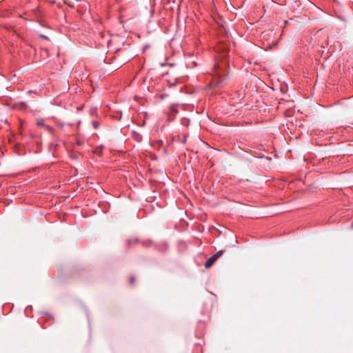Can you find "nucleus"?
<instances>
[{
	"mask_svg": "<svg viewBox=\"0 0 353 353\" xmlns=\"http://www.w3.org/2000/svg\"><path fill=\"white\" fill-rule=\"evenodd\" d=\"M226 57L227 53L223 52L220 55V58L222 60L217 61L214 65L212 79L210 83L211 88L219 87L225 81L228 66V61L226 59Z\"/></svg>",
	"mask_w": 353,
	"mask_h": 353,
	"instance_id": "nucleus-1",
	"label": "nucleus"
},
{
	"mask_svg": "<svg viewBox=\"0 0 353 353\" xmlns=\"http://www.w3.org/2000/svg\"><path fill=\"white\" fill-rule=\"evenodd\" d=\"M36 124L38 126L44 128L46 130H47L50 132H52V130H53L52 128L48 125L45 124L43 120L37 121Z\"/></svg>",
	"mask_w": 353,
	"mask_h": 353,
	"instance_id": "nucleus-2",
	"label": "nucleus"
},
{
	"mask_svg": "<svg viewBox=\"0 0 353 353\" xmlns=\"http://www.w3.org/2000/svg\"><path fill=\"white\" fill-rule=\"evenodd\" d=\"M216 256L212 255L210 256L205 263V268H208L212 265V264L216 261Z\"/></svg>",
	"mask_w": 353,
	"mask_h": 353,
	"instance_id": "nucleus-3",
	"label": "nucleus"
},
{
	"mask_svg": "<svg viewBox=\"0 0 353 353\" xmlns=\"http://www.w3.org/2000/svg\"><path fill=\"white\" fill-rule=\"evenodd\" d=\"M223 250L218 251L216 254H214V256H216V259H217L219 256H221L223 254Z\"/></svg>",
	"mask_w": 353,
	"mask_h": 353,
	"instance_id": "nucleus-4",
	"label": "nucleus"
},
{
	"mask_svg": "<svg viewBox=\"0 0 353 353\" xmlns=\"http://www.w3.org/2000/svg\"><path fill=\"white\" fill-rule=\"evenodd\" d=\"M92 125H93L94 128L97 129L98 128L99 123L97 121H93Z\"/></svg>",
	"mask_w": 353,
	"mask_h": 353,
	"instance_id": "nucleus-5",
	"label": "nucleus"
},
{
	"mask_svg": "<svg viewBox=\"0 0 353 353\" xmlns=\"http://www.w3.org/2000/svg\"><path fill=\"white\" fill-rule=\"evenodd\" d=\"M134 279H134V276H131V277L130 278V284H133V283H134Z\"/></svg>",
	"mask_w": 353,
	"mask_h": 353,
	"instance_id": "nucleus-6",
	"label": "nucleus"
},
{
	"mask_svg": "<svg viewBox=\"0 0 353 353\" xmlns=\"http://www.w3.org/2000/svg\"><path fill=\"white\" fill-rule=\"evenodd\" d=\"M287 210H288L282 209V210H281L277 211V212H278V213H281V212H285V211H287Z\"/></svg>",
	"mask_w": 353,
	"mask_h": 353,
	"instance_id": "nucleus-7",
	"label": "nucleus"
},
{
	"mask_svg": "<svg viewBox=\"0 0 353 353\" xmlns=\"http://www.w3.org/2000/svg\"><path fill=\"white\" fill-rule=\"evenodd\" d=\"M155 201V200H152V201H151V204H150V205H151V207H152V208H154V205H153L152 202H153V201Z\"/></svg>",
	"mask_w": 353,
	"mask_h": 353,
	"instance_id": "nucleus-8",
	"label": "nucleus"
}]
</instances>
